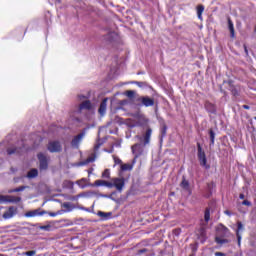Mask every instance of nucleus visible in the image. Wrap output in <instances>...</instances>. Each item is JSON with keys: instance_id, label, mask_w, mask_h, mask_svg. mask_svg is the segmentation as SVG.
<instances>
[{"instance_id": "obj_30", "label": "nucleus", "mask_w": 256, "mask_h": 256, "mask_svg": "<svg viewBox=\"0 0 256 256\" xmlns=\"http://www.w3.org/2000/svg\"><path fill=\"white\" fill-rule=\"evenodd\" d=\"M204 219L206 223H209V219H211V210L209 208H206L204 212Z\"/></svg>"}, {"instance_id": "obj_6", "label": "nucleus", "mask_w": 256, "mask_h": 256, "mask_svg": "<svg viewBox=\"0 0 256 256\" xmlns=\"http://www.w3.org/2000/svg\"><path fill=\"white\" fill-rule=\"evenodd\" d=\"M84 137L85 131H82L81 133L76 135L71 141V147H73V149H79V145H81V141H83Z\"/></svg>"}, {"instance_id": "obj_25", "label": "nucleus", "mask_w": 256, "mask_h": 256, "mask_svg": "<svg viewBox=\"0 0 256 256\" xmlns=\"http://www.w3.org/2000/svg\"><path fill=\"white\" fill-rule=\"evenodd\" d=\"M136 94H137V92H135L134 90H127L124 92V95H126V97H128V99H135Z\"/></svg>"}, {"instance_id": "obj_46", "label": "nucleus", "mask_w": 256, "mask_h": 256, "mask_svg": "<svg viewBox=\"0 0 256 256\" xmlns=\"http://www.w3.org/2000/svg\"><path fill=\"white\" fill-rule=\"evenodd\" d=\"M65 183H66V185H68V187H70L71 189H73V186H74L73 182H71V181H66Z\"/></svg>"}, {"instance_id": "obj_44", "label": "nucleus", "mask_w": 256, "mask_h": 256, "mask_svg": "<svg viewBox=\"0 0 256 256\" xmlns=\"http://www.w3.org/2000/svg\"><path fill=\"white\" fill-rule=\"evenodd\" d=\"M87 163H89V162H80L75 165H76V167H83L84 165H87Z\"/></svg>"}, {"instance_id": "obj_36", "label": "nucleus", "mask_w": 256, "mask_h": 256, "mask_svg": "<svg viewBox=\"0 0 256 256\" xmlns=\"http://www.w3.org/2000/svg\"><path fill=\"white\" fill-rule=\"evenodd\" d=\"M22 255L35 256V255H37V251L32 250V251L23 252Z\"/></svg>"}, {"instance_id": "obj_45", "label": "nucleus", "mask_w": 256, "mask_h": 256, "mask_svg": "<svg viewBox=\"0 0 256 256\" xmlns=\"http://www.w3.org/2000/svg\"><path fill=\"white\" fill-rule=\"evenodd\" d=\"M134 85H138V87H143V82L134 81L132 82Z\"/></svg>"}, {"instance_id": "obj_14", "label": "nucleus", "mask_w": 256, "mask_h": 256, "mask_svg": "<svg viewBox=\"0 0 256 256\" xmlns=\"http://www.w3.org/2000/svg\"><path fill=\"white\" fill-rule=\"evenodd\" d=\"M204 107L208 113H211L212 115H215L217 113V107H215V104L206 101L204 104Z\"/></svg>"}, {"instance_id": "obj_52", "label": "nucleus", "mask_w": 256, "mask_h": 256, "mask_svg": "<svg viewBox=\"0 0 256 256\" xmlns=\"http://www.w3.org/2000/svg\"><path fill=\"white\" fill-rule=\"evenodd\" d=\"M146 251H147L146 249H141L138 251V253H139V255H141V254L145 253Z\"/></svg>"}, {"instance_id": "obj_53", "label": "nucleus", "mask_w": 256, "mask_h": 256, "mask_svg": "<svg viewBox=\"0 0 256 256\" xmlns=\"http://www.w3.org/2000/svg\"><path fill=\"white\" fill-rule=\"evenodd\" d=\"M242 107H243L244 109H247V110L251 109V107H250L249 105H243Z\"/></svg>"}, {"instance_id": "obj_10", "label": "nucleus", "mask_w": 256, "mask_h": 256, "mask_svg": "<svg viewBox=\"0 0 256 256\" xmlns=\"http://www.w3.org/2000/svg\"><path fill=\"white\" fill-rule=\"evenodd\" d=\"M197 157L198 161H207V155L205 154V150L201 147V143L197 142Z\"/></svg>"}, {"instance_id": "obj_33", "label": "nucleus", "mask_w": 256, "mask_h": 256, "mask_svg": "<svg viewBox=\"0 0 256 256\" xmlns=\"http://www.w3.org/2000/svg\"><path fill=\"white\" fill-rule=\"evenodd\" d=\"M94 185H95L96 187H105L106 181H105V180H96V181L94 182Z\"/></svg>"}, {"instance_id": "obj_51", "label": "nucleus", "mask_w": 256, "mask_h": 256, "mask_svg": "<svg viewBox=\"0 0 256 256\" xmlns=\"http://www.w3.org/2000/svg\"><path fill=\"white\" fill-rule=\"evenodd\" d=\"M224 213L225 215H228L229 217H231V212L229 210H225Z\"/></svg>"}, {"instance_id": "obj_23", "label": "nucleus", "mask_w": 256, "mask_h": 256, "mask_svg": "<svg viewBox=\"0 0 256 256\" xmlns=\"http://www.w3.org/2000/svg\"><path fill=\"white\" fill-rule=\"evenodd\" d=\"M76 184H77L81 189H85V187H87V179H86V178H82V179L76 181Z\"/></svg>"}, {"instance_id": "obj_31", "label": "nucleus", "mask_w": 256, "mask_h": 256, "mask_svg": "<svg viewBox=\"0 0 256 256\" xmlns=\"http://www.w3.org/2000/svg\"><path fill=\"white\" fill-rule=\"evenodd\" d=\"M215 241H216V243H217L218 245H225V243H229V241H228L227 239H223V238H221V237H219V236H217V237L215 238Z\"/></svg>"}, {"instance_id": "obj_57", "label": "nucleus", "mask_w": 256, "mask_h": 256, "mask_svg": "<svg viewBox=\"0 0 256 256\" xmlns=\"http://www.w3.org/2000/svg\"><path fill=\"white\" fill-rule=\"evenodd\" d=\"M79 99H85V96L80 95V96H79Z\"/></svg>"}, {"instance_id": "obj_49", "label": "nucleus", "mask_w": 256, "mask_h": 256, "mask_svg": "<svg viewBox=\"0 0 256 256\" xmlns=\"http://www.w3.org/2000/svg\"><path fill=\"white\" fill-rule=\"evenodd\" d=\"M79 199H81V197H87V193H80L78 194Z\"/></svg>"}, {"instance_id": "obj_11", "label": "nucleus", "mask_w": 256, "mask_h": 256, "mask_svg": "<svg viewBox=\"0 0 256 256\" xmlns=\"http://www.w3.org/2000/svg\"><path fill=\"white\" fill-rule=\"evenodd\" d=\"M15 215H17V207L12 206L3 214V219H13Z\"/></svg>"}, {"instance_id": "obj_38", "label": "nucleus", "mask_w": 256, "mask_h": 256, "mask_svg": "<svg viewBox=\"0 0 256 256\" xmlns=\"http://www.w3.org/2000/svg\"><path fill=\"white\" fill-rule=\"evenodd\" d=\"M37 158L39 161H47V156H45L43 153H39Z\"/></svg>"}, {"instance_id": "obj_48", "label": "nucleus", "mask_w": 256, "mask_h": 256, "mask_svg": "<svg viewBox=\"0 0 256 256\" xmlns=\"http://www.w3.org/2000/svg\"><path fill=\"white\" fill-rule=\"evenodd\" d=\"M78 199H79V195H76V196L70 198L71 201H78Z\"/></svg>"}, {"instance_id": "obj_17", "label": "nucleus", "mask_w": 256, "mask_h": 256, "mask_svg": "<svg viewBox=\"0 0 256 256\" xmlns=\"http://www.w3.org/2000/svg\"><path fill=\"white\" fill-rule=\"evenodd\" d=\"M45 211H42V212H39V210H32V211H29L25 214V217H41L43 215H45Z\"/></svg>"}, {"instance_id": "obj_59", "label": "nucleus", "mask_w": 256, "mask_h": 256, "mask_svg": "<svg viewBox=\"0 0 256 256\" xmlns=\"http://www.w3.org/2000/svg\"><path fill=\"white\" fill-rule=\"evenodd\" d=\"M1 256V255H0Z\"/></svg>"}, {"instance_id": "obj_1", "label": "nucleus", "mask_w": 256, "mask_h": 256, "mask_svg": "<svg viewBox=\"0 0 256 256\" xmlns=\"http://www.w3.org/2000/svg\"><path fill=\"white\" fill-rule=\"evenodd\" d=\"M152 134L153 130L151 128H148L142 136H136L139 143H136L131 146V151L134 157L133 161H143V159H146L147 152H145V146L151 143Z\"/></svg>"}, {"instance_id": "obj_37", "label": "nucleus", "mask_w": 256, "mask_h": 256, "mask_svg": "<svg viewBox=\"0 0 256 256\" xmlns=\"http://www.w3.org/2000/svg\"><path fill=\"white\" fill-rule=\"evenodd\" d=\"M110 175L111 173L109 172V169L104 170V172L102 173V177L104 179H109Z\"/></svg>"}, {"instance_id": "obj_22", "label": "nucleus", "mask_w": 256, "mask_h": 256, "mask_svg": "<svg viewBox=\"0 0 256 256\" xmlns=\"http://www.w3.org/2000/svg\"><path fill=\"white\" fill-rule=\"evenodd\" d=\"M39 175V171L37 169H31L28 173H27V178L28 179H35V177H37Z\"/></svg>"}, {"instance_id": "obj_34", "label": "nucleus", "mask_w": 256, "mask_h": 256, "mask_svg": "<svg viewBox=\"0 0 256 256\" xmlns=\"http://www.w3.org/2000/svg\"><path fill=\"white\" fill-rule=\"evenodd\" d=\"M63 213H65V210H59L57 212H49L48 215L50 217H57V215H63Z\"/></svg>"}, {"instance_id": "obj_9", "label": "nucleus", "mask_w": 256, "mask_h": 256, "mask_svg": "<svg viewBox=\"0 0 256 256\" xmlns=\"http://www.w3.org/2000/svg\"><path fill=\"white\" fill-rule=\"evenodd\" d=\"M19 202H21V197L0 196V203H19Z\"/></svg>"}, {"instance_id": "obj_39", "label": "nucleus", "mask_w": 256, "mask_h": 256, "mask_svg": "<svg viewBox=\"0 0 256 256\" xmlns=\"http://www.w3.org/2000/svg\"><path fill=\"white\" fill-rule=\"evenodd\" d=\"M40 229L42 231H51V225H44V226H40Z\"/></svg>"}, {"instance_id": "obj_13", "label": "nucleus", "mask_w": 256, "mask_h": 256, "mask_svg": "<svg viewBox=\"0 0 256 256\" xmlns=\"http://www.w3.org/2000/svg\"><path fill=\"white\" fill-rule=\"evenodd\" d=\"M216 231L218 235H221L222 237H227V235H229V228L225 227L223 224H219L216 228Z\"/></svg>"}, {"instance_id": "obj_20", "label": "nucleus", "mask_w": 256, "mask_h": 256, "mask_svg": "<svg viewBox=\"0 0 256 256\" xmlns=\"http://www.w3.org/2000/svg\"><path fill=\"white\" fill-rule=\"evenodd\" d=\"M196 11H197V17L200 21H203V12L205 11V6L202 4H199L196 7Z\"/></svg>"}, {"instance_id": "obj_58", "label": "nucleus", "mask_w": 256, "mask_h": 256, "mask_svg": "<svg viewBox=\"0 0 256 256\" xmlns=\"http://www.w3.org/2000/svg\"><path fill=\"white\" fill-rule=\"evenodd\" d=\"M85 211H89V209H85Z\"/></svg>"}, {"instance_id": "obj_3", "label": "nucleus", "mask_w": 256, "mask_h": 256, "mask_svg": "<svg viewBox=\"0 0 256 256\" xmlns=\"http://www.w3.org/2000/svg\"><path fill=\"white\" fill-rule=\"evenodd\" d=\"M149 123V119L145 117L143 114H135L134 120H130L129 127H144V125H147Z\"/></svg>"}, {"instance_id": "obj_15", "label": "nucleus", "mask_w": 256, "mask_h": 256, "mask_svg": "<svg viewBox=\"0 0 256 256\" xmlns=\"http://www.w3.org/2000/svg\"><path fill=\"white\" fill-rule=\"evenodd\" d=\"M98 113L101 116H103V115H105V113H107V98H104L101 101L99 109H98Z\"/></svg>"}, {"instance_id": "obj_2", "label": "nucleus", "mask_w": 256, "mask_h": 256, "mask_svg": "<svg viewBox=\"0 0 256 256\" xmlns=\"http://www.w3.org/2000/svg\"><path fill=\"white\" fill-rule=\"evenodd\" d=\"M26 151H29V148L25 146V141L20 140L16 144L9 146L6 149V154L9 157H12V155L17 157L19 155H23V153H26Z\"/></svg>"}, {"instance_id": "obj_26", "label": "nucleus", "mask_w": 256, "mask_h": 256, "mask_svg": "<svg viewBox=\"0 0 256 256\" xmlns=\"http://www.w3.org/2000/svg\"><path fill=\"white\" fill-rule=\"evenodd\" d=\"M120 169H121V171H132L133 164H121Z\"/></svg>"}, {"instance_id": "obj_24", "label": "nucleus", "mask_w": 256, "mask_h": 256, "mask_svg": "<svg viewBox=\"0 0 256 256\" xmlns=\"http://www.w3.org/2000/svg\"><path fill=\"white\" fill-rule=\"evenodd\" d=\"M98 217H101L102 219H109V217H111V212H103V211H98L97 213Z\"/></svg>"}, {"instance_id": "obj_12", "label": "nucleus", "mask_w": 256, "mask_h": 256, "mask_svg": "<svg viewBox=\"0 0 256 256\" xmlns=\"http://www.w3.org/2000/svg\"><path fill=\"white\" fill-rule=\"evenodd\" d=\"M241 231H245V226L240 221L237 222L236 237L238 240V247H241Z\"/></svg>"}, {"instance_id": "obj_54", "label": "nucleus", "mask_w": 256, "mask_h": 256, "mask_svg": "<svg viewBox=\"0 0 256 256\" xmlns=\"http://www.w3.org/2000/svg\"><path fill=\"white\" fill-rule=\"evenodd\" d=\"M239 199H245V194H240Z\"/></svg>"}, {"instance_id": "obj_29", "label": "nucleus", "mask_w": 256, "mask_h": 256, "mask_svg": "<svg viewBox=\"0 0 256 256\" xmlns=\"http://www.w3.org/2000/svg\"><path fill=\"white\" fill-rule=\"evenodd\" d=\"M25 189H27V186H20L18 188L9 190L8 193H19L21 191H25Z\"/></svg>"}, {"instance_id": "obj_35", "label": "nucleus", "mask_w": 256, "mask_h": 256, "mask_svg": "<svg viewBox=\"0 0 256 256\" xmlns=\"http://www.w3.org/2000/svg\"><path fill=\"white\" fill-rule=\"evenodd\" d=\"M181 187H182V189H189V181H187L185 178L182 180V182H181Z\"/></svg>"}, {"instance_id": "obj_40", "label": "nucleus", "mask_w": 256, "mask_h": 256, "mask_svg": "<svg viewBox=\"0 0 256 256\" xmlns=\"http://www.w3.org/2000/svg\"><path fill=\"white\" fill-rule=\"evenodd\" d=\"M105 187H108L109 189H113V187H115L114 182L113 181L112 182H107L106 181Z\"/></svg>"}, {"instance_id": "obj_7", "label": "nucleus", "mask_w": 256, "mask_h": 256, "mask_svg": "<svg viewBox=\"0 0 256 256\" xmlns=\"http://www.w3.org/2000/svg\"><path fill=\"white\" fill-rule=\"evenodd\" d=\"M100 147H101V143H97L94 146V150L89 153L86 161H95V159H97V157H99V149H100Z\"/></svg>"}, {"instance_id": "obj_21", "label": "nucleus", "mask_w": 256, "mask_h": 256, "mask_svg": "<svg viewBox=\"0 0 256 256\" xmlns=\"http://www.w3.org/2000/svg\"><path fill=\"white\" fill-rule=\"evenodd\" d=\"M61 207H63L64 213H70V211H73L74 207L73 204H71V202H64Z\"/></svg>"}, {"instance_id": "obj_42", "label": "nucleus", "mask_w": 256, "mask_h": 256, "mask_svg": "<svg viewBox=\"0 0 256 256\" xmlns=\"http://www.w3.org/2000/svg\"><path fill=\"white\" fill-rule=\"evenodd\" d=\"M242 205H246L247 207H251V202L248 201V200H244V201L242 202Z\"/></svg>"}, {"instance_id": "obj_5", "label": "nucleus", "mask_w": 256, "mask_h": 256, "mask_svg": "<svg viewBox=\"0 0 256 256\" xmlns=\"http://www.w3.org/2000/svg\"><path fill=\"white\" fill-rule=\"evenodd\" d=\"M63 150V146H61L60 141H51L48 143V151L50 153H60Z\"/></svg>"}, {"instance_id": "obj_41", "label": "nucleus", "mask_w": 256, "mask_h": 256, "mask_svg": "<svg viewBox=\"0 0 256 256\" xmlns=\"http://www.w3.org/2000/svg\"><path fill=\"white\" fill-rule=\"evenodd\" d=\"M200 165L201 167H205V169H209V164H207V161H202Z\"/></svg>"}, {"instance_id": "obj_8", "label": "nucleus", "mask_w": 256, "mask_h": 256, "mask_svg": "<svg viewBox=\"0 0 256 256\" xmlns=\"http://www.w3.org/2000/svg\"><path fill=\"white\" fill-rule=\"evenodd\" d=\"M114 187L121 193L125 187V178H113Z\"/></svg>"}, {"instance_id": "obj_19", "label": "nucleus", "mask_w": 256, "mask_h": 256, "mask_svg": "<svg viewBox=\"0 0 256 256\" xmlns=\"http://www.w3.org/2000/svg\"><path fill=\"white\" fill-rule=\"evenodd\" d=\"M228 29L230 31L231 39H235V26H234L233 21L231 20V18H228Z\"/></svg>"}, {"instance_id": "obj_16", "label": "nucleus", "mask_w": 256, "mask_h": 256, "mask_svg": "<svg viewBox=\"0 0 256 256\" xmlns=\"http://www.w3.org/2000/svg\"><path fill=\"white\" fill-rule=\"evenodd\" d=\"M84 109H85L86 111H91V109H93V105L91 104V101L86 100V101H83V102L79 105V111H83Z\"/></svg>"}, {"instance_id": "obj_43", "label": "nucleus", "mask_w": 256, "mask_h": 256, "mask_svg": "<svg viewBox=\"0 0 256 256\" xmlns=\"http://www.w3.org/2000/svg\"><path fill=\"white\" fill-rule=\"evenodd\" d=\"M243 47H244V51L246 53V56L249 57V49H247V44H244Z\"/></svg>"}, {"instance_id": "obj_4", "label": "nucleus", "mask_w": 256, "mask_h": 256, "mask_svg": "<svg viewBox=\"0 0 256 256\" xmlns=\"http://www.w3.org/2000/svg\"><path fill=\"white\" fill-rule=\"evenodd\" d=\"M136 105L138 107H154L155 98H151L149 96H138L136 98Z\"/></svg>"}, {"instance_id": "obj_32", "label": "nucleus", "mask_w": 256, "mask_h": 256, "mask_svg": "<svg viewBox=\"0 0 256 256\" xmlns=\"http://www.w3.org/2000/svg\"><path fill=\"white\" fill-rule=\"evenodd\" d=\"M39 167L40 171H45L49 167V163L47 161H41Z\"/></svg>"}, {"instance_id": "obj_50", "label": "nucleus", "mask_w": 256, "mask_h": 256, "mask_svg": "<svg viewBox=\"0 0 256 256\" xmlns=\"http://www.w3.org/2000/svg\"><path fill=\"white\" fill-rule=\"evenodd\" d=\"M215 256H225V253H222V252H215Z\"/></svg>"}, {"instance_id": "obj_28", "label": "nucleus", "mask_w": 256, "mask_h": 256, "mask_svg": "<svg viewBox=\"0 0 256 256\" xmlns=\"http://www.w3.org/2000/svg\"><path fill=\"white\" fill-rule=\"evenodd\" d=\"M209 136H210V145H215V131H213V129L209 130Z\"/></svg>"}, {"instance_id": "obj_47", "label": "nucleus", "mask_w": 256, "mask_h": 256, "mask_svg": "<svg viewBox=\"0 0 256 256\" xmlns=\"http://www.w3.org/2000/svg\"><path fill=\"white\" fill-rule=\"evenodd\" d=\"M99 197H103L105 199H111V196H109L107 194H100Z\"/></svg>"}, {"instance_id": "obj_56", "label": "nucleus", "mask_w": 256, "mask_h": 256, "mask_svg": "<svg viewBox=\"0 0 256 256\" xmlns=\"http://www.w3.org/2000/svg\"><path fill=\"white\" fill-rule=\"evenodd\" d=\"M113 157H114V161H121V159H119V158H117L115 156H113Z\"/></svg>"}, {"instance_id": "obj_55", "label": "nucleus", "mask_w": 256, "mask_h": 256, "mask_svg": "<svg viewBox=\"0 0 256 256\" xmlns=\"http://www.w3.org/2000/svg\"><path fill=\"white\" fill-rule=\"evenodd\" d=\"M113 151H114V148H113V146L111 147V149L109 150V151H107L108 153H113Z\"/></svg>"}, {"instance_id": "obj_27", "label": "nucleus", "mask_w": 256, "mask_h": 256, "mask_svg": "<svg viewBox=\"0 0 256 256\" xmlns=\"http://www.w3.org/2000/svg\"><path fill=\"white\" fill-rule=\"evenodd\" d=\"M161 135L162 137H165V135H167V124L165 123V121L161 122Z\"/></svg>"}, {"instance_id": "obj_18", "label": "nucleus", "mask_w": 256, "mask_h": 256, "mask_svg": "<svg viewBox=\"0 0 256 256\" xmlns=\"http://www.w3.org/2000/svg\"><path fill=\"white\" fill-rule=\"evenodd\" d=\"M228 85H229V91L231 92V94L233 95V97H239V90H237V88L235 87V85H233L232 80L228 81Z\"/></svg>"}]
</instances>
